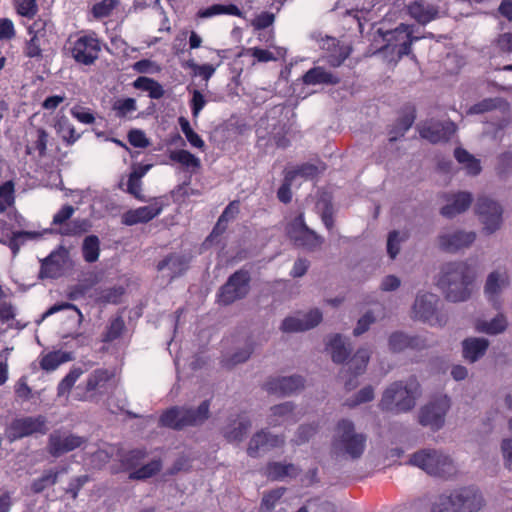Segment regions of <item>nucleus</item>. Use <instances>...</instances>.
Instances as JSON below:
<instances>
[{
	"mask_svg": "<svg viewBox=\"0 0 512 512\" xmlns=\"http://www.w3.org/2000/svg\"><path fill=\"white\" fill-rule=\"evenodd\" d=\"M71 115L83 124H92L95 121V116L89 108H85L79 105L71 108Z\"/></svg>",
	"mask_w": 512,
	"mask_h": 512,
	"instance_id": "obj_62",
	"label": "nucleus"
},
{
	"mask_svg": "<svg viewBox=\"0 0 512 512\" xmlns=\"http://www.w3.org/2000/svg\"><path fill=\"white\" fill-rule=\"evenodd\" d=\"M407 13L419 24L426 25L438 17L439 10L436 5L415 0L407 5Z\"/></svg>",
	"mask_w": 512,
	"mask_h": 512,
	"instance_id": "obj_26",
	"label": "nucleus"
},
{
	"mask_svg": "<svg viewBox=\"0 0 512 512\" xmlns=\"http://www.w3.org/2000/svg\"><path fill=\"white\" fill-rule=\"evenodd\" d=\"M476 239L474 232H465L456 230L449 233H443L438 236L439 248L442 251L455 253L461 249L469 247Z\"/></svg>",
	"mask_w": 512,
	"mask_h": 512,
	"instance_id": "obj_18",
	"label": "nucleus"
},
{
	"mask_svg": "<svg viewBox=\"0 0 512 512\" xmlns=\"http://www.w3.org/2000/svg\"><path fill=\"white\" fill-rule=\"evenodd\" d=\"M512 171V152L501 153L497 158L496 172L499 176H507Z\"/></svg>",
	"mask_w": 512,
	"mask_h": 512,
	"instance_id": "obj_60",
	"label": "nucleus"
},
{
	"mask_svg": "<svg viewBox=\"0 0 512 512\" xmlns=\"http://www.w3.org/2000/svg\"><path fill=\"white\" fill-rule=\"evenodd\" d=\"M69 50L74 60L83 65H91L99 56L100 41L95 34L79 35L75 40L69 39Z\"/></svg>",
	"mask_w": 512,
	"mask_h": 512,
	"instance_id": "obj_12",
	"label": "nucleus"
},
{
	"mask_svg": "<svg viewBox=\"0 0 512 512\" xmlns=\"http://www.w3.org/2000/svg\"><path fill=\"white\" fill-rule=\"evenodd\" d=\"M419 394L420 384L416 377L406 382L395 381L383 392L379 407L382 411L405 413L414 408Z\"/></svg>",
	"mask_w": 512,
	"mask_h": 512,
	"instance_id": "obj_2",
	"label": "nucleus"
},
{
	"mask_svg": "<svg viewBox=\"0 0 512 512\" xmlns=\"http://www.w3.org/2000/svg\"><path fill=\"white\" fill-rule=\"evenodd\" d=\"M440 299L433 293L417 295L414 305V318L432 326H444L448 321L447 313L439 310Z\"/></svg>",
	"mask_w": 512,
	"mask_h": 512,
	"instance_id": "obj_7",
	"label": "nucleus"
},
{
	"mask_svg": "<svg viewBox=\"0 0 512 512\" xmlns=\"http://www.w3.org/2000/svg\"><path fill=\"white\" fill-rule=\"evenodd\" d=\"M287 175L293 176V181L297 176L304 178H314L318 174V167L311 163H303L297 166L295 169L286 171Z\"/></svg>",
	"mask_w": 512,
	"mask_h": 512,
	"instance_id": "obj_58",
	"label": "nucleus"
},
{
	"mask_svg": "<svg viewBox=\"0 0 512 512\" xmlns=\"http://www.w3.org/2000/svg\"><path fill=\"white\" fill-rule=\"evenodd\" d=\"M506 285H508V275L506 272L500 274L498 271H494L488 275L485 284V294L493 305H496V296L501 288Z\"/></svg>",
	"mask_w": 512,
	"mask_h": 512,
	"instance_id": "obj_34",
	"label": "nucleus"
},
{
	"mask_svg": "<svg viewBox=\"0 0 512 512\" xmlns=\"http://www.w3.org/2000/svg\"><path fill=\"white\" fill-rule=\"evenodd\" d=\"M124 294V288L121 286H113L109 288L95 290V302L101 305L118 304Z\"/></svg>",
	"mask_w": 512,
	"mask_h": 512,
	"instance_id": "obj_40",
	"label": "nucleus"
},
{
	"mask_svg": "<svg viewBox=\"0 0 512 512\" xmlns=\"http://www.w3.org/2000/svg\"><path fill=\"white\" fill-rule=\"evenodd\" d=\"M322 49L327 52L325 57L327 64L333 68L340 67L352 53L351 46L329 36L323 39Z\"/></svg>",
	"mask_w": 512,
	"mask_h": 512,
	"instance_id": "obj_20",
	"label": "nucleus"
},
{
	"mask_svg": "<svg viewBox=\"0 0 512 512\" xmlns=\"http://www.w3.org/2000/svg\"><path fill=\"white\" fill-rule=\"evenodd\" d=\"M251 427V422L247 418L241 419L237 426L225 432V438L229 442H240L244 439L248 429Z\"/></svg>",
	"mask_w": 512,
	"mask_h": 512,
	"instance_id": "obj_52",
	"label": "nucleus"
},
{
	"mask_svg": "<svg viewBox=\"0 0 512 512\" xmlns=\"http://www.w3.org/2000/svg\"><path fill=\"white\" fill-rule=\"evenodd\" d=\"M409 463L433 476L446 478L454 472L451 458L434 449H422L413 453Z\"/></svg>",
	"mask_w": 512,
	"mask_h": 512,
	"instance_id": "obj_5",
	"label": "nucleus"
},
{
	"mask_svg": "<svg viewBox=\"0 0 512 512\" xmlns=\"http://www.w3.org/2000/svg\"><path fill=\"white\" fill-rule=\"evenodd\" d=\"M328 349L331 352V357L334 363H344L350 353V344H347L340 334H335L328 343Z\"/></svg>",
	"mask_w": 512,
	"mask_h": 512,
	"instance_id": "obj_35",
	"label": "nucleus"
},
{
	"mask_svg": "<svg viewBox=\"0 0 512 512\" xmlns=\"http://www.w3.org/2000/svg\"><path fill=\"white\" fill-rule=\"evenodd\" d=\"M287 235L298 247L313 251L320 247L323 238L305 223L304 214L297 215L287 226Z\"/></svg>",
	"mask_w": 512,
	"mask_h": 512,
	"instance_id": "obj_9",
	"label": "nucleus"
},
{
	"mask_svg": "<svg viewBox=\"0 0 512 512\" xmlns=\"http://www.w3.org/2000/svg\"><path fill=\"white\" fill-rule=\"evenodd\" d=\"M251 275L246 269H238L232 273L216 294L217 303L228 306L246 298L250 292Z\"/></svg>",
	"mask_w": 512,
	"mask_h": 512,
	"instance_id": "obj_6",
	"label": "nucleus"
},
{
	"mask_svg": "<svg viewBox=\"0 0 512 512\" xmlns=\"http://www.w3.org/2000/svg\"><path fill=\"white\" fill-rule=\"evenodd\" d=\"M456 130L455 123L450 120H430L418 126L420 137L433 144L449 141Z\"/></svg>",
	"mask_w": 512,
	"mask_h": 512,
	"instance_id": "obj_16",
	"label": "nucleus"
},
{
	"mask_svg": "<svg viewBox=\"0 0 512 512\" xmlns=\"http://www.w3.org/2000/svg\"><path fill=\"white\" fill-rule=\"evenodd\" d=\"M221 63L222 62L219 61L215 66L212 64L199 65L191 60L187 62V66L194 71L195 75H198L202 77L203 80L208 81L215 73L217 67L221 65Z\"/></svg>",
	"mask_w": 512,
	"mask_h": 512,
	"instance_id": "obj_55",
	"label": "nucleus"
},
{
	"mask_svg": "<svg viewBox=\"0 0 512 512\" xmlns=\"http://www.w3.org/2000/svg\"><path fill=\"white\" fill-rule=\"evenodd\" d=\"M367 436L355 431L354 423L349 419L340 420L335 429L332 446L335 451L352 460L359 459L366 448Z\"/></svg>",
	"mask_w": 512,
	"mask_h": 512,
	"instance_id": "obj_4",
	"label": "nucleus"
},
{
	"mask_svg": "<svg viewBox=\"0 0 512 512\" xmlns=\"http://www.w3.org/2000/svg\"><path fill=\"white\" fill-rule=\"evenodd\" d=\"M162 468L161 460H152L140 468L132 471L129 478L132 480H145L156 475Z\"/></svg>",
	"mask_w": 512,
	"mask_h": 512,
	"instance_id": "obj_44",
	"label": "nucleus"
},
{
	"mask_svg": "<svg viewBox=\"0 0 512 512\" xmlns=\"http://www.w3.org/2000/svg\"><path fill=\"white\" fill-rule=\"evenodd\" d=\"M37 237L36 232L32 231H14L7 239L0 238V244H3L11 250L13 256H16L21 246L29 239Z\"/></svg>",
	"mask_w": 512,
	"mask_h": 512,
	"instance_id": "obj_39",
	"label": "nucleus"
},
{
	"mask_svg": "<svg viewBox=\"0 0 512 512\" xmlns=\"http://www.w3.org/2000/svg\"><path fill=\"white\" fill-rule=\"evenodd\" d=\"M285 490V488H277L265 493L260 503V512H271L284 495Z\"/></svg>",
	"mask_w": 512,
	"mask_h": 512,
	"instance_id": "obj_48",
	"label": "nucleus"
},
{
	"mask_svg": "<svg viewBox=\"0 0 512 512\" xmlns=\"http://www.w3.org/2000/svg\"><path fill=\"white\" fill-rule=\"evenodd\" d=\"M83 258L87 263H94L100 254V241L96 235L85 237L82 245Z\"/></svg>",
	"mask_w": 512,
	"mask_h": 512,
	"instance_id": "obj_42",
	"label": "nucleus"
},
{
	"mask_svg": "<svg viewBox=\"0 0 512 512\" xmlns=\"http://www.w3.org/2000/svg\"><path fill=\"white\" fill-rule=\"evenodd\" d=\"M133 87L135 89L148 92V95L151 99H160L164 96L165 93L162 85L159 82L146 76H139L133 82Z\"/></svg>",
	"mask_w": 512,
	"mask_h": 512,
	"instance_id": "obj_38",
	"label": "nucleus"
},
{
	"mask_svg": "<svg viewBox=\"0 0 512 512\" xmlns=\"http://www.w3.org/2000/svg\"><path fill=\"white\" fill-rule=\"evenodd\" d=\"M370 360V351L367 348H359L350 361L347 363L349 378L345 381L346 390L350 391L357 387V377L363 374Z\"/></svg>",
	"mask_w": 512,
	"mask_h": 512,
	"instance_id": "obj_22",
	"label": "nucleus"
},
{
	"mask_svg": "<svg viewBox=\"0 0 512 512\" xmlns=\"http://www.w3.org/2000/svg\"><path fill=\"white\" fill-rule=\"evenodd\" d=\"M83 373L84 371L81 367L71 368L68 374L59 382L57 395L61 397L68 394Z\"/></svg>",
	"mask_w": 512,
	"mask_h": 512,
	"instance_id": "obj_45",
	"label": "nucleus"
},
{
	"mask_svg": "<svg viewBox=\"0 0 512 512\" xmlns=\"http://www.w3.org/2000/svg\"><path fill=\"white\" fill-rule=\"evenodd\" d=\"M15 13L28 20L34 19L39 11L37 0H13Z\"/></svg>",
	"mask_w": 512,
	"mask_h": 512,
	"instance_id": "obj_43",
	"label": "nucleus"
},
{
	"mask_svg": "<svg viewBox=\"0 0 512 512\" xmlns=\"http://www.w3.org/2000/svg\"><path fill=\"white\" fill-rule=\"evenodd\" d=\"M115 372L112 369L97 368L87 377L84 384L85 394L78 400H92L97 396H104L114 388Z\"/></svg>",
	"mask_w": 512,
	"mask_h": 512,
	"instance_id": "obj_10",
	"label": "nucleus"
},
{
	"mask_svg": "<svg viewBox=\"0 0 512 512\" xmlns=\"http://www.w3.org/2000/svg\"><path fill=\"white\" fill-rule=\"evenodd\" d=\"M383 40L386 42L385 48L391 49L396 53L398 58L408 56L412 53V44L420 39L413 35L411 25L401 23L395 29L381 33Z\"/></svg>",
	"mask_w": 512,
	"mask_h": 512,
	"instance_id": "obj_8",
	"label": "nucleus"
},
{
	"mask_svg": "<svg viewBox=\"0 0 512 512\" xmlns=\"http://www.w3.org/2000/svg\"><path fill=\"white\" fill-rule=\"evenodd\" d=\"M294 405L291 402H285L279 405H275L271 408V418L269 421L270 425L276 426L280 422L277 418H282V422L295 423L300 417L294 414Z\"/></svg>",
	"mask_w": 512,
	"mask_h": 512,
	"instance_id": "obj_36",
	"label": "nucleus"
},
{
	"mask_svg": "<svg viewBox=\"0 0 512 512\" xmlns=\"http://www.w3.org/2000/svg\"><path fill=\"white\" fill-rule=\"evenodd\" d=\"M300 469L294 464H284L281 462H269L266 466V476L273 481H280L287 477L296 478Z\"/></svg>",
	"mask_w": 512,
	"mask_h": 512,
	"instance_id": "obj_30",
	"label": "nucleus"
},
{
	"mask_svg": "<svg viewBox=\"0 0 512 512\" xmlns=\"http://www.w3.org/2000/svg\"><path fill=\"white\" fill-rule=\"evenodd\" d=\"M73 359L70 352L66 351H51L45 354L40 360V367L45 371H54L61 364L69 362Z\"/></svg>",
	"mask_w": 512,
	"mask_h": 512,
	"instance_id": "obj_37",
	"label": "nucleus"
},
{
	"mask_svg": "<svg viewBox=\"0 0 512 512\" xmlns=\"http://www.w3.org/2000/svg\"><path fill=\"white\" fill-rule=\"evenodd\" d=\"M15 202V186L13 181L9 180L0 185V213L7 210Z\"/></svg>",
	"mask_w": 512,
	"mask_h": 512,
	"instance_id": "obj_47",
	"label": "nucleus"
},
{
	"mask_svg": "<svg viewBox=\"0 0 512 512\" xmlns=\"http://www.w3.org/2000/svg\"><path fill=\"white\" fill-rule=\"evenodd\" d=\"M89 228V223L85 219L73 220L66 227L62 228L59 233L63 236H75L86 232Z\"/></svg>",
	"mask_w": 512,
	"mask_h": 512,
	"instance_id": "obj_56",
	"label": "nucleus"
},
{
	"mask_svg": "<svg viewBox=\"0 0 512 512\" xmlns=\"http://www.w3.org/2000/svg\"><path fill=\"white\" fill-rule=\"evenodd\" d=\"M389 349L394 353L407 349L422 351L429 347L425 338L419 335H408L401 331L393 332L388 339Z\"/></svg>",
	"mask_w": 512,
	"mask_h": 512,
	"instance_id": "obj_19",
	"label": "nucleus"
},
{
	"mask_svg": "<svg viewBox=\"0 0 512 512\" xmlns=\"http://www.w3.org/2000/svg\"><path fill=\"white\" fill-rule=\"evenodd\" d=\"M472 203V195L469 192H458L452 197L451 203L446 204L440 210L442 216L453 218L466 211Z\"/></svg>",
	"mask_w": 512,
	"mask_h": 512,
	"instance_id": "obj_29",
	"label": "nucleus"
},
{
	"mask_svg": "<svg viewBox=\"0 0 512 512\" xmlns=\"http://www.w3.org/2000/svg\"><path fill=\"white\" fill-rule=\"evenodd\" d=\"M453 512H477L484 506V499L475 487L454 490L446 499Z\"/></svg>",
	"mask_w": 512,
	"mask_h": 512,
	"instance_id": "obj_14",
	"label": "nucleus"
},
{
	"mask_svg": "<svg viewBox=\"0 0 512 512\" xmlns=\"http://www.w3.org/2000/svg\"><path fill=\"white\" fill-rule=\"evenodd\" d=\"M85 442L86 439L84 437L54 431L49 436L48 452L53 457H59L81 447Z\"/></svg>",
	"mask_w": 512,
	"mask_h": 512,
	"instance_id": "obj_17",
	"label": "nucleus"
},
{
	"mask_svg": "<svg viewBox=\"0 0 512 512\" xmlns=\"http://www.w3.org/2000/svg\"><path fill=\"white\" fill-rule=\"evenodd\" d=\"M475 327L478 332L496 335L506 330L507 320L506 317L500 313L490 321H478Z\"/></svg>",
	"mask_w": 512,
	"mask_h": 512,
	"instance_id": "obj_41",
	"label": "nucleus"
},
{
	"mask_svg": "<svg viewBox=\"0 0 512 512\" xmlns=\"http://www.w3.org/2000/svg\"><path fill=\"white\" fill-rule=\"evenodd\" d=\"M162 212V205L154 203L148 206L130 209L122 215V224L126 226H133L139 223H147L160 215Z\"/></svg>",
	"mask_w": 512,
	"mask_h": 512,
	"instance_id": "obj_25",
	"label": "nucleus"
},
{
	"mask_svg": "<svg viewBox=\"0 0 512 512\" xmlns=\"http://www.w3.org/2000/svg\"><path fill=\"white\" fill-rule=\"evenodd\" d=\"M450 405V398L447 395L435 397L420 409L419 423L422 426L430 427L434 431L441 429L445 423V416L450 409Z\"/></svg>",
	"mask_w": 512,
	"mask_h": 512,
	"instance_id": "obj_11",
	"label": "nucleus"
},
{
	"mask_svg": "<svg viewBox=\"0 0 512 512\" xmlns=\"http://www.w3.org/2000/svg\"><path fill=\"white\" fill-rule=\"evenodd\" d=\"M304 387V379L301 376L277 377L268 380L264 389L277 396H287Z\"/></svg>",
	"mask_w": 512,
	"mask_h": 512,
	"instance_id": "obj_21",
	"label": "nucleus"
},
{
	"mask_svg": "<svg viewBox=\"0 0 512 512\" xmlns=\"http://www.w3.org/2000/svg\"><path fill=\"white\" fill-rule=\"evenodd\" d=\"M474 277L473 270L466 262H448L441 268L437 285L447 300L461 302L470 297Z\"/></svg>",
	"mask_w": 512,
	"mask_h": 512,
	"instance_id": "obj_1",
	"label": "nucleus"
},
{
	"mask_svg": "<svg viewBox=\"0 0 512 512\" xmlns=\"http://www.w3.org/2000/svg\"><path fill=\"white\" fill-rule=\"evenodd\" d=\"M322 321V313L319 309H312L303 318L286 317L281 325L284 332H300L314 328Z\"/></svg>",
	"mask_w": 512,
	"mask_h": 512,
	"instance_id": "obj_23",
	"label": "nucleus"
},
{
	"mask_svg": "<svg viewBox=\"0 0 512 512\" xmlns=\"http://www.w3.org/2000/svg\"><path fill=\"white\" fill-rule=\"evenodd\" d=\"M125 329V322L121 316L113 318L106 328V331L102 334V342L111 343L118 339Z\"/></svg>",
	"mask_w": 512,
	"mask_h": 512,
	"instance_id": "obj_46",
	"label": "nucleus"
},
{
	"mask_svg": "<svg viewBox=\"0 0 512 512\" xmlns=\"http://www.w3.org/2000/svg\"><path fill=\"white\" fill-rule=\"evenodd\" d=\"M68 472V467H61L60 469H48L43 474L34 479L31 483V490L35 494L43 492L46 488L55 485L58 482L60 474Z\"/></svg>",
	"mask_w": 512,
	"mask_h": 512,
	"instance_id": "obj_32",
	"label": "nucleus"
},
{
	"mask_svg": "<svg viewBox=\"0 0 512 512\" xmlns=\"http://www.w3.org/2000/svg\"><path fill=\"white\" fill-rule=\"evenodd\" d=\"M170 159L174 162L180 163L183 166L186 167H199L200 166V160L195 155H193L191 152L180 149L172 151L169 155Z\"/></svg>",
	"mask_w": 512,
	"mask_h": 512,
	"instance_id": "obj_51",
	"label": "nucleus"
},
{
	"mask_svg": "<svg viewBox=\"0 0 512 512\" xmlns=\"http://www.w3.org/2000/svg\"><path fill=\"white\" fill-rule=\"evenodd\" d=\"M141 178L142 174L138 171H133L128 178L127 191L137 199H142L141 195Z\"/></svg>",
	"mask_w": 512,
	"mask_h": 512,
	"instance_id": "obj_63",
	"label": "nucleus"
},
{
	"mask_svg": "<svg viewBox=\"0 0 512 512\" xmlns=\"http://www.w3.org/2000/svg\"><path fill=\"white\" fill-rule=\"evenodd\" d=\"M293 184V176L285 173L283 183L277 191V198L280 202L288 204L292 200L291 186Z\"/></svg>",
	"mask_w": 512,
	"mask_h": 512,
	"instance_id": "obj_59",
	"label": "nucleus"
},
{
	"mask_svg": "<svg viewBox=\"0 0 512 512\" xmlns=\"http://www.w3.org/2000/svg\"><path fill=\"white\" fill-rule=\"evenodd\" d=\"M166 268L170 270V276L174 278L183 274L187 270L188 261L182 255L171 253L157 264L158 271H163Z\"/></svg>",
	"mask_w": 512,
	"mask_h": 512,
	"instance_id": "obj_31",
	"label": "nucleus"
},
{
	"mask_svg": "<svg viewBox=\"0 0 512 512\" xmlns=\"http://www.w3.org/2000/svg\"><path fill=\"white\" fill-rule=\"evenodd\" d=\"M30 36L24 44L23 52L28 58H40L42 57V48L40 39L43 36L28 34Z\"/></svg>",
	"mask_w": 512,
	"mask_h": 512,
	"instance_id": "obj_53",
	"label": "nucleus"
},
{
	"mask_svg": "<svg viewBox=\"0 0 512 512\" xmlns=\"http://www.w3.org/2000/svg\"><path fill=\"white\" fill-rule=\"evenodd\" d=\"M341 81L336 74L327 71L323 66H314L302 76V82L308 86L337 85Z\"/></svg>",
	"mask_w": 512,
	"mask_h": 512,
	"instance_id": "obj_27",
	"label": "nucleus"
},
{
	"mask_svg": "<svg viewBox=\"0 0 512 512\" xmlns=\"http://www.w3.org/2000/svg\"><path fill=\"white\" fill-rule=\"evenodd\" d=\"M489 346V341L485 338H466L462 342L463 357L465 360L473 363L482 358Z\"/></svg>",
	"mask_w": 512,
	"mask_h": 512,
	"instance_id": "obj_28",
	"label": "nucleus"
},
{
	"mask_svg": "<svg viewBox=\"0 0 512 512\" xmlns=\"http://www.w3.org/2000/svg\"><path fill=\"white\" fill-rule=\"evenodd\" d=\"M475 212L483 224L486 234L497 231L502 224V207L487 196H479L475 205Z\"/></svg>",
	"mask_w": 512,
	"mask_h": 512,
	"instance_id": "obj_13",
	"label": "nucleus"
},
{
	"mask_svg": "<svg viewBox=\"0 0 512 512\" xmlns=\"http://www.w3.org/2000/svg\"><path fill=\"white\" fill-rule=\"evenodd\" d=\"M146 453L140 449H134L129 451L124 455L122 459V465L126 469H134L136 468L141 460L145 457Z\"/></svg>",
	"mask_w": 512,
	"mask_h": 512,
	"instance_id": "obj_61",
	"label": "nucleus"
},
{
	"mask_svg": "<svg viewBox=\"0 0 512 512\" xmlns=\"http://www.w3.org/2000/svg\"><path fill=\"white\" fill-rule=\"evenodd\" d=\"M37 138L34 145L26 146V154L31 155L33 151H37L40 158L44 157L47 152L48 133L44 128H38L36 130Z\"/></svg>",
	"mask_w": 512,
	"mask_h": 512,
	"instance_id": "obj_50",
	"label": "nucleus"
},
{
	"mask_svg": "<svg viewBox=\"0 0 512 512\" xmlns=\"http://www.w3.org/2000/svg\"><path fill=\"white\" fill-rule=\"evenodd\" d=\"M206 103L207 101L204 95L199 90H194L190 100V108L193 118H197L199 116Z\"/></svg>",
	"mask_w": 512,
	"mask_h": 512,
	"instance_id": "obj_64",
	"label": "nucleus"
},
{
	"mask_svg": "<svg viewBox=\"0 0 512 512\" xmlns=\"http://www.w3.org/2000/svg\"><path fill=\"white\" fill-rule=\"evenodd\" d=\"M113 110L116 112V116L124 118L127 114L132 113L136 110V101L134 98H125L117 100L113 104Z\"/></svg>",
	"mask_w": 512,
	"mask_h": 512,
	"instance_id": "obj_57",
	"label": "nucleus"
},
{
	"mask_svg": "<svg viewBox=\"0 0 512 512\" xmlns=\"http://www.w3.org/2000/svg\"><path fill=\"white\" fill-rule=\"evenodd\" d=\"M118 0H101L92 7V14L96 19H102L111 15L112 11L118 5Z\"/></svg>",
	"mask_w": 512,
	"mask_h": 512,
	"instance_id": "obj_54",
	"label": "nucleus"
},
{
	"mask_svg": "<svg viewBox=\"0 0 512 512\" xmlns=\"http://www.w3.org/2000/svg\"><path fill=\"white\" fill-rule=\"evenodd\" d=\"M284 444V435H273L265 430H261L250 439L247 453L250 457H257L260 449L282 447Z\"/></svg>",
	"mask_w": 512,
	"mask_h": 512,
	"instance_id": "obj_24",
	"label": "nucleus"
},
{
	"mask_svg": "<svg viewBox=\"0 0 512 512\" xmlns=\"http://www.w3.org/2000/svg\"><path fill=\"white\" fill-rule=\"evenodd\" d=\"M47 420L44 416H27L14 419L8 428V437L11 441L28 437L32 434H46Z\"/></svg>",
	"mask_w": 512,
	"mask_h": 512,
	"instance_id": "obj_15",
	"label": "nucleus"
},
{
	"mask_svg": "<svg viewBox=\"0 0 512 512\" xmlns=\"http://www.w3.org/2000/svg\"><path fill=\"white\" fill-rule=\"evenodd\" d=\"M210 415V400H204L197 408L172 406L166 409L159 418L162 427L183 430L203 424Z\"/></svg>",
	"mask_w": 512,
	"mask_h": 512,
	"instance_id": "obj_3",
	"label": "nucleus"
},
{
	"mask_svg": "<svg viewBox=\"0 0 512 512\" xmlns=\"http://www.w3.org/2000/svg\"><path fill=\"white\" fill-rule=\"evenodd\" d=\"M416 119V109L413 105H407L403 108L401 116L398 118L395 128L390 132L389 141L394 142L397 140L396 135L399 133L403 136L413 125Z\"/></svg>",
	"mask_w": 512,
	"mask_h": 512,
	"instance_id": "obj_33",
	"label": "nucleus"
},
{
	"mask_svg": "<svg viewBox=\"0 0 512 512\" xmlns=\"http://www.w3.org/2000/svg\"><path fill=\"white\" fill-rule=\"evenodd\" d=\"M318 431L317 424H303L297 429L291 443L295 446H301L307 443Z\"/></svg>",
	"mask_w": 512,
	"mask_h": 512,
	"instance_id": "obj_49",
	"label": "nucleus"
}]
</instances>
